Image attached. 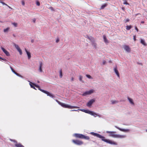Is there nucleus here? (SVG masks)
I'll return each mask as SVG.
<instances>
[{"mask_svg":"<svg viewBox=\"0 0 147 147\" xmlns=\"http://www.w3.org/2000/svg\"><path fill=\"white\" fill-rule=\"evenodd\" d=\"M129 19H127L126 20V22H128L129 21Z\"/></svg>","mask_w":147,"mask_h":147,"instance_id":"obj_49","label":"nucleus"},{"mask_svg":"<svg viewBox=\"0 0 147 147\" xmlns=\"http://www.w3.org/2000/svg\"><path fill=\"white\" fill-rule=\"evenodd\" d=\"M0 3H1L3 5H7L5 3L1 1L0 2Z\"/></svg>","mask_w":147,"mask_h":147,"instance_id":"obj_40","label":"nucleus"},{"mask_svg":"<svg viewBox=\"0 0 147 147\" xmlns=\"http://www.w3.org/2000/svg\"><path fill=\"white\" fill-rule=\"evenodd\" d=\"M25 51L27 53V55L28 56V59H30L31 57L30 53V52L28 51L26 49H25Z\"/></svg>","mask_w":147,"mask_h":147,"instance_id":"obj_18","label":"nucleus"},{"mask_svg":"<svg viewBox=\"0 0 147 147\" xmlns=\"http://www.w3.org/2000/svg\"><path fill=\"white\" fill-rule=\"evenodd\" d=\"M10 28L9 27H7L6 29H4L3 30L4 32H7L9 29Z\"/></svg>","mask_w":147,"mask_h":147,"instance_id":"obj_28","label":"nucleus"},{"mask_svg":"<svg viewBox=\"0 0 147 147\" xmlns=\"http://www.w3.org/2000/svg\"><path fill=\"white\" fill-rule=\"evenodd\" d=\"M49 96L52 97V98H53L55 97V96L53 95L51 93H50V94H49Z\"/></svg>","mask_w":147,"mask_h":147,"instance_id":"obj_34","label":"nucleus"},{"mask_svg":"<svg viewBox=\"0 0 147 147\" xmlns=\"http://www.w3.org/2000/svg\"><path fill=\"white\" fill-rule=\"evenodd\" d=\"M114 71L115 72V73H116V74L117 76L119 78V77H120L119 74V72L117 69V67L114 68Z\"/></svg>","mask_w":147,"mask_h":147,"instance_id":"obj_14","label":"nucleus"},{"mask_svg":"<svg viewBox=\"0 0 147 147\" xmlns=\"http://www.w3.org/2000/svg\"><path fill=\"white\" fill-rule=\"evenodd\" d=\"M135 29L137 32L138 31V29L136 26H135Z\"/></svg>","mask_w":147,"mask_h":147,"instance_id":"obj_45","label":"nucleus"},{"mask_svg":"<svg viewBox=\"0 0 147 147\" xmlns=\"http://www.w3.org/2000/svg\"><path fill=\"white\" fill-rule=\"evenodd\" d=\"M111 103L112 104H116L118 102V101L117 100H111Z\"/></svg>","mask_w":147,"mask_h":147,"instance_id":"obj_27","label":"nucleus"},{"mask_svg":"<svg viewBox=\"0 0 147 147\" xmlns=\"http://www.w3.org/2000/svg\"><path fill=\"white\" fill-rule=\"evenodd\" d=\"M92 45L94 47H96V43H95L94 42H93L92 43Z\"/></svg>","mask_w":147,"mask_h":147,"instance_id":"obj_37","label":"nucleus"},{"mask_svg":"<svg viewBox=\"0 0 147 147\" xmlns=\"http://www.w3.org/2000/svg\"><path fill=\"white\" fill-rule=\"evenodd\" d=\"M62 76V72L61 69L60 70V78H61Z\"/></svg>","mask_w":147,"mask_h":147,"instance_id":"obj_29","label":"nucleus"},{"mask_svg":"<svg viewBox=\"0 0 147 147\" xmlns=\"http://www.w3.org/2000/svg\"><path fill=\"white\" fill-rule=\"evenodd\" d=\"M42 63L41 62H40V66L39 68V70L40 72H42Z\"/></svg>","mask_w":147,"mask_h":147,"instance_id":"obj_19","label":"nucleus"},{"mask_svg":"<svg viewBox=\"0 0 147 147\" xmlns=\"http://www.w3.org/2000/svg\"><path fill=\"white\" fill-rule=\"evenodd\" d=\"M15 74H16L17 76H20V77H22V76L21 75H20L19 74H18V73H17L16 72V71L14 73Z\"/></svg>","mask_w":147,"mask_h":147,"instance_id":"obj_33","label":"nucleus"},{"mask_svg":"<svg viewBox=\"0 0 147 147\" xmlns=\"http://www.w3.org/2000/svg\"><path fill=\"white\" fill-rule=\"evenodd\" d=\"M95 101V100L94 99L91 100L87 103V106L89 107Z\"/></svg>","mask_w":147,"mask_h":147,"instance_id":"obj_12","label":"nucleus"},{"mask_svg":"<svg viewBox=\"0 0 147 147\" xmlns=\"http://www.w3.org/2000/svg\"><path fill=\"white\" fill-rule=\"evenodd\" d=\"M133 38H134V41H136V36L135 35H134V36H133Z\"/></svg>","mask_w":147,"mask_h":147,"instance_id":"obj_42","label":"nucleus"},{"mask_svg":"<svg viewBox=\"0 0 147 147\" xmlns=\"http://www.w3.org/2000/svg\"><path fill=\"white\" fill-rule=\"evenodd\" d=\"M35 21H36V19L35 18H34L33 20V22L35 23Z\"/></svg>","mask_w":147,"mask_h":147,"instance_id":"obj_51","label":"nucleus"},{"mask_svg":"<svg viewBox=\"0 0 147 147\" xmlns=\"http://www.w3.org/2000/svg\"><path fill=\"white\" fill-rule=\"evenodd\" d=\"M3 60L5 61H7V60L5 59L2 58L1 57H0V60Z\"/></svg>","mask_w":147,"mask_h":147,"instance_id":"obj_39","label":"nucleus"},{"mask_svg":"<svg viewBox=\"0 0 147 147\" xmlns=\"http://www.w3.org/2000/svg\"><path fill=\"white\" fill-rule=\"evenodd\" d=\"M79 110L90 114L94 116V117H96L98 115L96 114L91 111L85 109H79Z\"/></svg>","mask_w":147,"mask_h":147,"instance_id":"obj_3","label":"nucleus"},{"mask_svg":"<svg viewBox=\"0 0 147 147\" xmlns=\"http://www.w3.org/2000/svg\"><path fill=\"white\" fill-rule=\"evenodd\" d=\"M36 5H38V6H40V2L38 1H37L36 2Z\"/></svg>","mask_w":147,"mask_h":147,"instance_id":"obj_41","label":"nucleus"},{"mask_svg":"<svg viewBox=\"0 0 147 147\" xmlns=\"http://www.w3.org/2000/svg\"><path fill=\"white\" fill-rule=\"evenodd\" d=\"M56 101L61 106L65 108H67L69 109L79 108V107L77 106H71L68 105L66 104L65 103L61 102L59 101H58L57 100H56Z\"/></svg>","mask_w":147,"mask_h":147,"instance_id":"obj_1","label":"nucleus"},{"mask_svg":"<svg viewBox=\"0 0 147 147\" xmlns=\"http://www.w3.org/2000/svg\"><path fill=\"white\" fill-rule=\"evenodd\" d=\"M127 99L128 100H129V102L131 104L133 105H134V103L133 101V100L132 99L129 98V97H128L127 98Z\"/></svg>","mask_w":147,"mask_h":147,"instance_id":"obj_21","label":"nucleus"},{"mask_svg":"<svg viewBox=\"0 0 147 147\" xmlns=\"http://www.w3.org/2000/svg\"><path fill=\"white\" fill-rule=\"evenodd\" d=\"M91 134L93 136H96L97 137H98L100 138H101V139H102L103 138H105L104 137L102 136H101V135H100L96 133H94L93 132H91Z\"/></svg>","mask_w":147,"mask_h":147,"instance_id":"obj_9","label":"nucleus"},{"mask_svg":"<svg viewBox=\"0 0 147 147\" xmlns=\"http://www.w3.org/2000/svg\"><path fill=\"white\" fill-rule=\"evenodd\" d=\"M49 96L52 97V98H53L55 97V96L53 95L51 93H50V94H49Z\"/></svg>","mask_w":147,"mask_h":147,"instance_id":"obj_35","label":"nucleus"},{"mask_svg":"<svg viewBox=\"0 0 147 147\" xmlns=\"http://www.w3.org/2000/svg\"><path fill=\"white\" fill-rule=\"evenodd\" d=\"M132 27L131 25L127 26H126V29L127 30H129L132 28Z\"/></svg>","mask_w":147,"mask_h":147,"instance_id":"obj_25","label":"nucleus"},{"mask_svg":"<svg viewBox=\"0 0 147 147\" xmlns=\"http://www.w3.org/2000/svg\"><path fill=\"white\" fill-rule=\"evenodd\" d=\"M103 38L104 40V42L105 43H108V40L107 39L105 35H104L103 36Z\"/></svg>","mask_w":147,"mask_h":147,"instance_id":"obj_24","label":"nucleus"},{"mask_svg":"<svg viewBox=\"0 0 147 147\" xmlns=\"http://www.w3.org/2000/svg\"><path fill=\"white\" fill-rule=\"evenodd\" d=\"M74 77H72L71 78V80L72 81H73L74 80Z\"/></svg>","mask_w":147,"mask_h":147,"instance_id":"obj_47","label":"nucleus"},{"mask_svg":"<svg viewBox=\"0 0 147 147\" xmlns=\"http://www.w3.org/2000/svg\"><path fill=\"white\" fill-rule=\"evenodd\" d=\"M107 6V4H105L103 5H102L100 8V9H103L105 7H106Z\"/></svg>","mask_w":147,"mask_h":147,"instance_id":"obj_26","label":"nucleus"},{"mask_svg":"<svg viewBox=\"0 0 147 147\" xmlns=\"http://www.w3.org/2000/svg\"><path fill=\"white\" fill-rule=\"evenodd\" d=\"M94 90L92 89L89 91H86L82 94V95L83 96H85L88 95H90L93 93L94 92Z\"/></svg>","mask_w":147,"mask_h":147,"instance_id":"obj_5","label":"nucleus"},{"mask_svg":"<svg viewBox=\"0 0 147 147\" xmlns=\"http://www.w3.org/2000/svg\"><path fill=\"white\" fill-rule=\"evenodd\" d=\"M144 23V22L143 21H142L141 22V23L143 24Z\"/></svg>","mask_w":147,"mask_h":147,"instance_id":"obj_53","label":"nucleus"},{"mask_svg":"<svg viewBox=\"0 0 147 147\" xmlns=\"http://www.w3.org/2000/svg\"><path fill=\"white\" fill-rule=\"evenodd\" d=\"M74 136L76 138L84 139L87 140H89L90 139V138L89 136L81 134H74Z\"/></svg>","mask_w":147,"mask_h":147,"instance_id":"obj_2","label":"nucleus"},{"mask_svg":"<svg viewBox=\"0 0 147 147\" xmlns=\"http://www.w3.org/2000/svg\"><path fill=\"white\" fill-rule=\"evenodd\" d=\"M12 24L13 25H14V26H15V27H17V25H18L17 23H15V22L13 23H12Z\"/></svg>","mask_w":147,"mask_h":147,"instance_id":"obj_32","label":"nucleus"},{"mask_svg":"<svg viewBox=\"0 0 147 147\" xmlns=\"http://www.w3.org/2000/svg\"><path fill=\"white\" fill-rule=\"evenodd\" d=\"M86 38L90 40L92 42H94V39L93 37L91 36L89 37L88 36H87Z\"/></svg>","mask_w":147,"mask_h":147,"instance_id":"obj_15","label":"nucleus"},{"mask_svg":"<svg viewBox=\"0 0 147 147\" xmlns=\"http://www.w3.org/2000/svg\"><path fill=\"white\" fill-rule=\"evenodd\" d=\"M109 63H111V62H112V61H111V60H110V61H109Z\"/></svg>","mask_w":147,"mask_h":147,"instance_id":"obj_56","label":"nucleus"},{"mask_svg":"<svg viewBox=\"0 0 147 147\" xmlns=\"http://www.w3.org/2000/svg\"><path fill=\"white\" fill-rule=\"evenodd\" d=\"M59 39L57 38L56 40V42L57 43L59 41Z\"/></svg>","mask_w":147,"mask_h":147,"instance_id":"obj_48","label":"nucleus"},{"mask_svg":"<svg viewBox=\"0 0 147 147\" xmlns=\"http://www.w3.org/2000/svg\"><path fill=\"white\" fill-rule=\"evenodd\" d=\"M146 131L147 132V129L146 130Z\"/></svg>","mask_w":147,"mask_h":147,"instance_id":"obj_57","label":"nucleus"},{"mask_svg":"<svg viewBox=\"0 0 147 147\" xmlns=\"http://www.w3.org/2000/svg\"><path fill=\"white\" fill-rule=\"evenodd\" d=\"M1 49L6 56H9L10 55L9 53L4 48L1 47Z\"/></svg>","mask_w":147,"mask_h":147,"instance_id":"obj_10","label":"nucleus"},{"mask_svg":"<svg viewBox=\"0 0 147 147\" xmlns=\"http://www.w3.org/2000/svg\"><path fill=\"white\" fill-rule=\"evenodd\" d=\"M9 8L10 9H12V8L11 7H10L9 6V5H7Z\"/></svg>","mask_w":147,"mask_h":147,"instance_id":"obj_52","label":"nucleus"},{"mask_svg":"<svg viewBox=\"0 0 147 147\" xmlns=\"http://www.w3.org/2000/svg\"><path fill=\"white\" fill-rule=\"evenodd\" d=\"M36 86V87L38 88V89L40 90V91H42V92H44V93L46 94L47 96H49V94H50V93L49 92L47 91H45V90H42V89H41L40 86L38 85H35Z\"/></svg>","mask_w":147,"mask_h":147,"instance_id":"obj_8","label":"nucleus"},{"mask_svg":"<svg viewBox=\"0 0 147 147\" xmlns=\"http://www.w3.org/2000/svg\"><path fill=\"white\" fill-rule=\"evenodd\" d=\"M102 140L105 142L110 144H113L114 145L117 144V143L116 142H115L114 141H111L109 140H108L106 139H105V138L102 139Z\"/></svg>","mask_w":147,"mask_h":147,"instance_id":"obj_6","label":"nucleus"},{"mask_svg":"<svg viewBox=\"0 0 147 147\" xmlns=\"http://www.w3.org/2000/svg\"><path fill=\"white\" fill-rule=\"evenodd\" d=\"M86 76L88 78H89V79H92V78L91 77V76L90 75H89L86 74Z\"/></svg>","mask_w":147,"mask_h":147,"instance_id":"obj_31","label":"nucleus"},{"mask_svg":"<svg viewBox=\"0 0 147 147\" xmlns=\"http://www.w3.org/2000/svg\"><path fill=\"white\" fill-rule=\"evenodd\" d=\"M30 86L31 88L35 89V88L34 87V86H33L32 85L34 86H36L35 85H36L32 83L31 82H30Z\"/></svg>","mask_w":147,"mask_h":147,"instance_id":"obj_22","label":"nucleus"},{"mask_svg":"<svg viewBox=\"0 0 147 147\" xmlns=\"http://www.w3.org/2000/svg\"><path fill=\"white\" fill-rule=\"evenodd\" d=\"M123 4L129 5V3H127L126 0H124Z\"/></svg>","mask_w":147,"mask_h":147,"instance_id":"obj_30","label":"nucleus"},{"mask_svg":"<svg viewBox=\"0 0 147 147\" xmlns=\"http://www.w3.org/2000/svg\"><path fill=\"white\" fill-rule=\"evenodd\" d=\"M116 132L114 131H107V133L109 134L110 136L114 138H116L117 134H115Z\"/></svg>","mask_w":147,"mask_h":147,"instance_id":"obj_7","label":"nucleus"},{"mask_svg":"<svg viewBox=\"0 0 147 147\" xmlns=\"http://www.w3.org/2000/svg\"><path fill=\"white\" fill-rule=\"evenodd\" d=\"M50 9H51V10H52V11L54 10V8H53V7H51L50 8Z\"/></svg>","mask_w":147,"mask_h":147,"instance_id":"obj_46","label":"nucleus"},{"mask_svg":"<svg viewBox=\"0 0 147 147\" xmlns=\"http://www.w3.org/2000/svg\"><path fill=\"white\" fill-rule=\"evenodd\" d=\"M72 141L75 144L79 145H81L83 144V142L82 141L79 140H72Z\"/></svg>","mask_w":147,"mask_h":147,"instance_id":"obj_4","label":"nucleus"},{"mask_svg":"<svg viewBox=\"0 0 147 147\" xmlns=\"http://www.w3.org/2000/svg\"><path fill=\"white\" fill-rule=\"evenodd\" d=\"M16 147H24V146L20 143L16 144H15Z\"/></svg>","mask_w":147,"mask_h":147,"instance_id":"obj_23","label":"nucleus"},{"mask_svg":"<svg viewBox=\"0 0 147 147\" xmlns=\"http://www.w3.org/2000/svg\"><path fill=\"white\" fill-rule=\"evenodd\" d=\"M79 110H72L71 111H78Z\"/></svg>","mask_w":147,"mask_h":147,"instance_id":"obj_50","label":"nucleus"},{"mask_svg":"<svg viewBox=\"0 0 147 147\" xmlns=\"http://www.w3.org/2000/svg\"><path fill=\"white\" fill-rule=\"evenodd\" d=\"M124 9H125L124 8V7L122 8V10H124Z\"/></svg>","mask_w":147,"mask_h":147,"instance_id":"obj_54","label":"nucleus"},{"mask_svg":"<svg viewBox=\"0 0 147 147\" xmlns=\"http://www.w3.org/2000/svg\"><path fill=\"white\" fill-rule=\"evenodd\" d=\"M10 68L12 71L14 73L15 71L14 70V69L11 66L10 67Z\"/></svg>","mask_w":147,"mask_h":147,"instance_id":"obj_38","label":"nucleus"},{"mask_svg":"<svg viewBox=\"0 0 147 147\" xmlns=\"http://www.w3.org/2000/svg\"><path fill=\"white\" fill-rule=\"evenodd\" d=\"M117 128L120 131L123 132H127L129 130V129H122L118 127H117Z\"/></svg>","mask_w":147,"mask_h":147,"instance_id":"obj_17","label":"nucleus"},{"mask_svg":"<svg viewBox=\"0 0 147 147\" xmlns=\"http://www.w3.org/2000/svg\"><path fill=\"white\" fill-rule=\"evenodd\" d=\"M126 137V136L125 135H117V138H124Z\"/></svg>","mask_w":147,"mask_h":147,"instance_id":"obj_16","label":"nucleus"},{"mask_svg":"<svg viewBox=\"0 0 147 147\" xmlns=\"http://www.w3.org/2000/svg\"><path fill=\"white\" fill-rule=\"evenodd\" d=\"M22 4L23 5H25V2L24 1H22Z\"/></svg>","mask_w":147,"mask_h":147,"instance_id":"obj_44","label":"nucleus"},{"mask_svg":"<svg viewBox=\"0 0 147 147\" xmlns=\"http://www.w3.org/2000/svg\"><path fill=\"white\" fill-rule=\"evenodd\" d=\"M140 43L144 46L147 45V44L144 40L141 39L140 40Z\"/></svg>","mask_w":147,"mask_h":147,"instance_id":"obj_20","label":"nucleus"},{"mask_svg":"<svg viewBox=\"0 0 147 147\" xmlns=\"http://www.w3.org/2000/svg\"><path fill=\"white\" fill-rule=\"evenodd\" d=\"M13 36L14 37H16V36H15V35L14 34H13Z\"/></svg>","mask_w":147,"mask_h":147,"instance_id":"obj_55","label":"nucleus"},{"mask_svg":"<svg viewBox=\"0 0 147 147\" xmlns=\"http://www.w3.org/2000/svg\"><path fill=\"white\" fill-rule=\"evenodd\" d=\"M106 63V61H103L102 62V64L103 65H105Z\"/></svg>","mask_w":147,"mask_h":147,"instance_id":"obj_43","label":"nucleus"},{"mask_svg":"<svg viewBox=\"0 0 147 147\" xmlns=\"http://www.w3.org/2000/svg\"><path fill=\"white\" fill-rule=\"evenodd\" d=\"M82 76H79V78L80 81H82Z\"/></svg>","mask_w":147,"mask_h":147,"instance_id":"obj_36","label":"nucleus"},{"mask_svg":"<svg viewBox=\"0 0 147 147\" xmlns=\"http://www.w3.org/2000/svg\"><path fill=\"white\" fill-rule=\"evenodd\" d=\"M124 49L127 52H130L131 51L130 48L128 46L125 45L123 46Z\"/></svg>","mask_w":147,"mask_h":147,"instance_id":"obj_13","label":"nucleus"},{"mask_svg":"<svg viewBox=\"0 0 147 147\" xmlns=\"http://www.w3.org/2000/svg\"><path fill=\"white\" fill-rule=\"evenodd\" d=\"M14 45L15 48L17 49L18 51L19 52L20 54V55H22V52L21 50L19 47V46L15 44H14Z\"/></svg>","mask_w":147,"mask_h":147,"instance_id":"obj_11","label":"nucleus"}]
</instances>
